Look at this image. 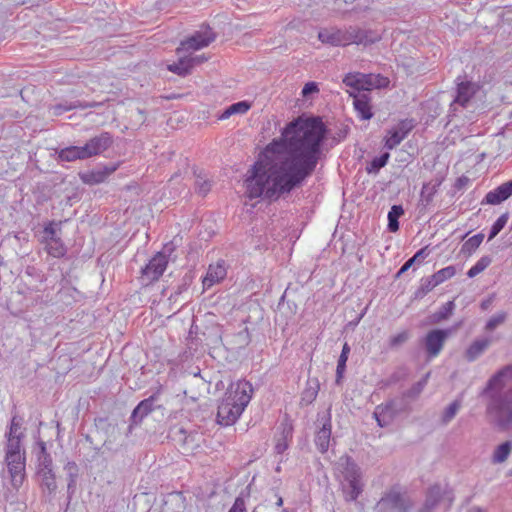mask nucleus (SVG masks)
<instances>
[{
  "label": "nucleus",
  "instance_id": "nucleus-1",
  "mask_svg": "<svg viewBox=\"0 0 512 512\" xmlns=\"http://www.w3.org/2000/svg\"><path fill=\"white\" fill-rule=\"evenodd\" d=\"M325 135V126L318 118L290 122L249 171L247 197L277 200L300 186L318 164Z\"/></svg>",
  "mask_w": 512,
  "mask_h": 512
},
{
  "label": "nucleus",
  "instance_id": "nucleus-2",
  "mask_svg": "<svg viewBox=\"0 0 512 512\" xmlns=\"http://www.w3.org/2000/svg\"><path fill=\"white\" fill-rule=\"evenodd\" d=\"M482 395L486 397V416L491 425L500 431L512 430V365L493 374Z\"/></svg>",
  "mask_w": 512,
  "mask_h": 512
},
{
  "label": "nucleus",
  "instance_id": "nucleus-3",
  "mask_svg": "<svg viewBox=\"0 0 512 512\" xmlns=\"http://www.w3.org/2000/svg\"><path fill=\"white\" fill-rule=\"evenodd\" d=\"M253 391L252 384L244 379L231 383L218 406V423L223 426L234 424L248 406Z\"/></svg>",
  "mask_w": 512,
  "mask_h": 512
},
{
  "label": "nucleus",
  "instance_id": "nucleus-4",
  "mask_svg": "<svg viewBox=\"0 0 512 512\" xmlns=\"http://www.w3.org/2000/svg\"><path fill=\"white\" fill-rule=\"evenodd\" d=\"M336 476L346 501L357 500L363 491L362 473L349 456H342L336 463Z\"/></svg>",
  "mask_w": 512,
  "mask_h": 512
},
{
  "label": "nucleus",
  "instance_id": "nucleus-5",
  "mask_svg": "<svg viewBox=\"0 0 512 512\" xmlns=\"http://www.w3.org/2000/svg\"><path fill=\"white\" fill-rule=\"evenodd\" d=\"M112 136L108 132H103L98 136L90 139L83 146L66 147V161L76 159H86L95 155H99L106 151L112 144Z\"/></svg>",
  "mask_w": 512,
  "mask_h": 512
},
{
  "label": "nucleus",
  "instance_id": "nucleus-6",
  "mask_svg": "<svg viewBox=\"0 0 512 512\" xmlns=\"http://www.w3.org/2000/svg\"><path fill=\"white\" fill-rule=\"evenodd\" d=\"M40 242L47 254L53 258L64 256V241L61 222H50L40 233Z\"/></svg>",
  "mask_w": 512,
  "mask_h": 512
},
{
  "label": "nucleus",
  "instance_id": "nucleus-7",
  "mask_svg": "<svg viewBox=\"0 0 512 512\" xmlns=\"http://www.w3.org/2000/svg\"><path fill=\"white\" fill-rule=\"evenodd\" d=\"M343 83L351 89L348 91L349 93H363L374 88H383L388 86L389 79L381 75L357 72L347 74L343 79Z\"/></svg>",
  "mask_w": 512,
  "mask_h": 512
},
{
  "label": "nucleus",
  "instance_id": "nucleus-8",
  "mask_svg": "<svg viewBox=\"0 0 512 512\" xmlns=\"http://www.w3.org/2000/svg\"><path fill=\"white\" fill-rule=\"evenodd\" d=\"M412 507L410 500L397 488L386 492L376 504L377 512H408Z\"/></svg>",
  "mask_w": 512,
  "mask_h": 512
},
{
  "label": "nucleus",
  "instance_id": "nucleus-9",
  "mask_svg": "<svg viewBox=\"0 0 512 512\" xmlns=\"http://www.w3.org/2000/svg\"><path fill=\"white\" fill-rule=\"evenodd\" d=\"M168 265V255L164 252L156 253L141 270V281L143 285H150L159 280Z\"/></svg>",
  "mask_w": 512,
  "mask_h": 512
},
{
  "label": "nucleus",
  "instance_id": "nucleus-10",
  "mask_svg": "<svg viewBox=\"0 0 512 512\" xmlns=\"http://www.w3.org/2000/svg\"><path fill=\"white\" fill-rule=\"evenodd\" d=\"M450 334L451 329H434L426 334L423 339V346L428 360L439 356Z\"/></svg>",
  "mask_w": 512,
  "mask_h": 512
},
{
  "label": "nucleus",
  "instance_id": "nucleus-11",
  "mask_svg": "<svg viewBox=\"0 0 512 512\" xmlns=\"http://www.w3.org/2000/svg\"><path fill=\"white\" fill-rule=\"evenodd\" d=\"M25 460V453H10L5 455L11 485L16 489L23 484L25 479Z\"/></svg>",
  "mask_w": 512,
  "mask_h": 512
},
{
  "label": "nucleus",
  "instance_id": "nucleus-12",
  "mask_svg": "<svg viewBox=\"0 0 512 512\" xmlns=\"http://www.w3.org/2000/svg\"><path fill=\"white\" fill-rule=\"evenodd\" d=\"M23 437L24 429L22 428V418L15 415L12 417L9 431L6 433L7 443L5 455L10 453H25L21 443Z\"/></svg>",
  "mask_w": 512,
  "mask_h": 512
},
{
  "label": "nucleus",
  "instance_id": "nucleus-13",
  "mask_svg": "<svg viewBox=\"0 0 512 512\" xmlns=\"http://www.w3.org/2000/svg\"><path fill=\"white\" fill-rule=\"evenodd\" d=\"M452 492L447 487L435 485L428 491L425 503L418 512H432L433 509L442 501L446 502L448 508L453 502Z\"/></svg>",
  "mask_w": 512,
  "mask_h": 512
},
{
  "label": "nucleus",
  "instance_id": "nucleus-14",
  "mask_svg": "<svg viewBox=\"0 0 512 512\" xmlns=\"http://www.w3.org/2000/svg\"><path fill=\"white\" fill-rule=\"evenodd\" d=\"M214 39L215 35L209 28L197 31L191 37L181 42L180 47L177 48V54L207 47Z\"/></svg>",
  "mask_w": 512,
  "mask_h": 512
},
{
  "label": "nucleus",
  "instance_id": "nucleus-15",
  "mask_svg": "<svg viewBox=\"0 0 512 512\" xmlns=\"http://www.w3.org/2000/svg\"><path fill=\"white\" fill-rule=\"evenodd\" d=\"M318 38L322 43L333 46H346L350 44L349 29L340 30L336 28H328L319 31Z\"/></svg>",
  "mask_w": 512,
  "mask_h": 512
},
{
  "label": "nucleus",
  "instance_id": "nucleus-16",
  "mask_svg": "<svg viewBox=\"0 0 512 512\" xmlns=\"http://www.w3.org/2000/svg\"><path fill=\"white\" fill-rule=\"evenodd\" d=\"M512 196V180L504 182L495 189L489 191L483 200L482 205H499Z\"/></svg>",
  "mask_w": 512,
  "mask_h": 512
},
{
  "label": "nucleus",
  "instance_id": "nucleus-17",
  "mask_svg": "<svg viewBox=\"0 0 512 512\" xmlns=\"http://www.w3.org/2000/svg\"><path fill=\"white\" fill-rule=\"evenodd\" d=\"M479 86L471 81H461L457 83V94L451 106L459 105L463 108L467 107L470 100L475 96Z\"/></svg>",
  "mask_w": 512,
  "mask_h": 512
},
{
  "label": "nucleus",
  "instance_id": "nucleus-18",
  "mask_svg": "<svg viewBox=\"0 0 512 512\" xmlns=\"http://www.w3.org/2000/svg\"><path fill=\"white\" fill-rule=\"evenodd\" d=\"M350 44L369 45L378 42L381 39V33L377 30L349 28Z\"/></svg>",
  "mask_w": 512,
  "mask_h": 512
},
{
  "label": "nucleus",
  "instance_id": "nucleus-19",
  "mask_svg": "<svg viewBox=\"0 0 512 512\" xmlns=\"http://www.w3.org/2000/svg\"><path fill=\"white\" fill-rule=\"evenodd\" d=\"M412 129V125L408 121H402L396 128L388 131L385 137V147L392 150L398 146L408 135Z\"/></svg>",
  "mask_w": 512,
  "mask_h": 512
},
{
  "label": "nucleus",
  "instance_id": "nucleus-20",
  "mask_svg": "<svg viewBox=\"0 0 512 512\" xmlns=\"http://www.w3.org/2000/svg\"><path fill=\"white\" fill-rule=\"evenodd\" d=\"M350 96L353 97V106L358 116L363 120H369L372 118L373 113L371 110V98L367 92L354 93L350 92Z\"/></svg>",
  "mask_w": 512,
  "mask_h": 512
},
{
  "label": "nucleus",
  "instance_id": "nucleus-21",
  "mask_svg": "<svg viewBox=\"0 0 512 512\" xmlns=\"http://www.w3.org/2000/svg\"><path fill=\"white\" fill-rule=\"evenodd\" d=\"M331 434H332V425H331V418L330 416L326 417L324 420L321 428H319L316 431L315 434V445L319 452L326 453L330 446V440H331Z\"/></svg>",
  "mask_w": 512,
  "mask_h": 512
},
{
  "label": "nucleus",
  "instance_id": "nucleus-22",
  "mask_svg": "<svg viewBox=\"0 0 512 512\" xmlns=\"http://www.w3.org/2000/svg\"><path fill=\"white\" fill-rule=\"evenodd\" d=\"M395 413L396 409L394 408V403L389 402L386 404L378 405L375 408L373 415L380 427H386L393 420Z\"/></svg>",
  "mask_w": 512,
  "mask_h": 512
},
{
  "label": "nucleus",
  "instance_id": "nucleus-23",
  "mask_svg": "<svg viewBox=\"0 0 512 512\" xmlns=\"http://www.w3.org/2000/svg\"><path fill=\"white\" fill-rule=\"evenodd\" d=\"M226 276V269L222 263L210 265L206 276L203 279L204 288H210Z\"/></svg>",
  "mask_w": 512,
  "mask_h": 512
},
{
  "label": "nucleus",
  "instance_id": "nucleus-24",
  "mask_svg": "<svg viewBox=\"0 0 512 512\" xmlns=\"http://www.w3.org/2000/svg\"><path fill=\"white\" fill-rule=\"evenodd\" d=\"M443 178L442 177H436L432 180H430L427 183H424L421 188L420 198L421 202L427 206L429 205L435 194L437 193L440 185L442 184Z\"/></svg>",
  "mask_w": 512,
  "mask_h": 512
},
{
  "label": "nucleus",
  "instance_id": "nucleus-25",
  "mask_svg": "<svg viewBox=\"0 0 512 512\" xmlns=\"http://www.w3.org/2000/svg\"><path fill=\"white\" fill-rule=\"evenodd\" d=\"M154 399L152 397L141 401L133 410L131 420L134 424L140 423L149 413L153 411Z\"/></svg>",
  "mask_w": 512,
  "mask_h": 512
},
{
  "label": "nucleus",
  "instance_id": "nucleus-26",
  "mask_svg": "<svg viewBox=\"0 0 512 512\" xmlns=\"http://www.w3.org/2000/svg\"><path fill=\"white\" fill-rule=\"evenodd\" d=\"M52 472V461L50 456L46 452V447L44 442L39 443V452H38V475L46 476L47 474H51Z\"/></svg>",
  "mask_w": 512,
  "mask_h": 512
},
{
  "label": "nucleus",
  "instance_id": "nucleus-27",
  "mask_svg": "<svg viewBox=\"0 0 512 512\" xmlns=\"http://www.w3.org/2000/svg\"><path fill=\"white\" fill-rule=\"evenodd\" d=\"M490 344V340L487 338L475 340L466 350L465 358L469 362L475 361L483 352L487 349Z\"/></svg>",
  "mask_w": 512,
  "mask_h": 512
},
{
  "label": "nucleus",
  "instance_id": "nucleus-28",
  "mask_svg": "<svg viewBox=\"0 0 512 512\" xmlns=\"http://www.w3.org/2000/svg\"><path fill=\"white\" fill-rule=\"evenodd\" d=\"M181 53L177 54L179 56L177 62L168 65V70L179 76H185L192 70L191 60H189L188 55L182 56Z\"/></svg>",
  "mask_w": 512,
  "mask_h": 512
},
{
  "label": "nucleus",
  "instance_id": "nucleus-29",
  "mask_svg": "<svg viewBox=\"0 0 512 512\" xmlns=\"http://www.w3.org/2000/svg\"><path fill=\"white\" fill-rule=\"evenodd\" d=\"M116 169H117L116 166L105 167L103 169L93 171L89 175H84L82 177V179L88 183H101V182L105 181V179L109 175H111L113 172H115Z\"/></svg>",
  "mask_w": 512,
  "mask_h": 512
},
{
  "label": "nucleus",
  "instance_id": "nucleus-30",
  "mask_svg": "<svg viewBox=\"0 0 512 512\" xmlns=\"http://www.w3.org/2000/svg\"><path fill=\"white\" fill-rule=\"evenodd\" d=\"M512 450V442L506 441L500 444L493 452L492 462L495 464L503 463L507 460Z\"/></svg>",
  "mask_w": 512,
  "mask_h": 512
},
{
  "label": "nucleus",
  "instance_id": "nucleus-31",
  "mask_svg": "<svg viewBox=\"0 0 512 512\" xmlns=\"http://www.w3.org/2000/svg\"><path fill=\"white\" fill-rule=\"evenodd\" d=\"M292 437V428L284 427L280 436L276 439L275 452L283 454L289 447V441Z\"/></svg>",
  "mask_w": 512,
  "mask_h": 512
},
{
  "label": "nucleus",
  "instance_id": "nucleus-32",
  "mask_svg": "<svg viewBox=\"0 0 512 512\" xmlns=\"http://www.w3.org/2000/svg\"><path fill=\"white\" fill-rule=\"evenodd\" d=\"M404 213L401 205H393L388 212V229L391 232H396L399 229L398 219Z\"/></svg>",
  "mask_w": 512,
  "mask_h": 512
},
{
  "label": "nucleus",
  "instance_id": "nucleus-33",
  "mask_svg": "<svg viewBox=\"0 0 512 512\" xmlns=\"http://www.w3.org/2000/svg\"><path fill=\"white\" fill-rule=\"evenodd\" d=\"M250 109V104L246 101H240L230 105L219 117L221 120L228 119L233 114H244Z\"/></svg>",
  "mask_w": 512,
  "mask_h": 512
},
{
  "label": "nucleus",
  "instance_id": "nucleus-34",
  "mask_svg": "<svg viewBox=\"0 0 512 512\" xmlns=\"http://www.w3.org/2000/svg\"><path fill=\"white\" fill-rule=\"evenodd\" d=\"M455 304L453 301L446 302L438 311L432 315L433 323H440L443 320L448 319L454 311Z\"/></svg>",
  "mask_w": 512,
  "mask_h": 512
},
{
  "label": "nucleus",
  "instance_id": "nucleus-35",
  "mask_svg": "<svg viewBox=\"0 0 512 512\" xmlns=\"http://www.w3.org/2000/svg\"><path fill=\"white\" fill-rule=\"evenodd\" d=\"M492 262L490 256L481 257L467 272L469 278H473L483 272Z\"/></svg>",
  "mask_w": 512,
  "mask_h": 512
},
{
  "label": "nucleus",
  "instance_id": "nucleus-36",
  "mask_svg": "<svg viewBox=\"0 0 512 512\" xmlns=\"http://www.w3.org/2000/svg\"><path fill=\"white\" fill-rule=\"evenodd\" d=\"M350 353V346L348 343H345L342 347L341 354L338 359L337 368H336V374H337V381H339L340 378H342L343 373L346 369V363L348 360V356Z\"/></svg>",
  "mask_w": 512,
  "mask_h": 512
},
{
  "label": "nucleus",
  "instance_id": "nucleus-37",
  "mask_svg": "<svg viewBox=\"0 0 512 512\" xmlns=\"http://www.w3.org/2000/svg\"><path fill=\"white\" fill-rule=\"evenodd\" d=\"M318 388H319L318 381L310 380L308 382V386L302 393V401H304L308 404L312 403L317 397Z\"/></svg>",
  "mask_w": 512,
  "mask_h": 512
},
{
  "label": "nucleus",
  "instance_id": "nucleus-38",
  "mask_svg": "<svg viewBox=\"0 0 512 512\" xmlns=\"http://www.w3.org/2000/svg\"><path fill=\"white\" fill-rule=\"evenodd\" d=\"M389 158L390 154L388 152L383 153L379 157H375L367 166V172L377 173L382 167H384L388 163Z\"/></svg>",
  "mask_w": 512,
  "mask_h": 512
},
{
  "label": "nucleus",
  "instance_id": "nucleus-39",
  "mask_svg": "<svg viewBox=\"0 0 512 512\" xmlns=\"http://www.w3.org/2000/svg\"><path fill=\"white\" fill-rule=\"evenodd\" d=\"M483 239L484 235L482 233L473 235L464 242L462 250L467 253L474 252L481 245Z\"/></svg>",
  "mask_w": 512,
  "mask_h": 512
},
{
  "label": "nucleus",
  "instance_id": "nucleus-40",
  "mask_svg": "<svg viewBox=\"0 0 512 512\" xmlns=\"http://www.w3.org/2000/svg\"><path fill=\"white\" fill-rule=\"evenodd\" d=\"M455 274H456L455 267L447 266L445 268L440 269L439 271L434 273L432 276H433L434 282L441 284V283L445 282L446 280L452 278Z\"/></svg>",
  "mask_w": 512,
  "mask_h": 512
},
{
  "label": "nucleus",
  "instance_id": "nucleus-41",
  "mask_svg": "<svg viewBox=\"0 0 512 512\" xmlns=\"http://www.w3.org/2000/svg\"><path fill=\"white\" fill-rule=\"evenodd\" d=\"M461 407L460 400H454L443 412L442 414V422L443 424H448L457 414Z\"/></svg>",
  "mask_w": 512,
  "mask_h": 512
},
{
  "label": "nucleus",
  "instance_id": "nucleus-42",
  "mask_svg": "<svg viewBox=\"0 0 512 512\" xmlns=\"http://www.w3.org/2000/svg\"><path fill=\"white\" fill-rule=\"evenodd\" d=\"M508 219H509V214L504 213L494 222V224L491 227L489 236H488V241L492 240L493 238H495L498 235V233L505 227Z\"/></svg>",
  "mask_w": 512,
  "mask_h": 512
},
{
  "label": "nucleus",
  "instance_id": "nucleus-43",
  "mask_svg": "<svg viewBox=\"0 0 512 512\" xmlns=\"http://www.w3.org/2000/svg\"><path fill=\"white\" fill-rule=\"evenodd\" d=\"M409 338H410L409 331H407V330L401 331V332L390 337L389 346L391 348H398L401 345H403L405 342H407Z\"/></svg>",
  "mask_w": 512,
  "mask_h": 512
},
{
  "label": "nucleus",
  "instance_id": "nucleus-44",
  "mask_svg": "<svg viewBox=\"0 0 512 512\" xmlns=\"http://www.w3.org/2000/svg\"><path fill=\"white\" fill-rule=\"evenodd\" d=\"M430 377V373L428 372L420 381L415 383L406 393L408 397L414 398L417 397L427 385L428 379Z\"/></svg>",
  "mask_w": 512,
  "mask_h": 512
},
{
  "label": "nucleus",
  "instance_id": "nucleus-45",
  "mask_svg": "<svg viewBox=\"0 0 512 512\" xmlns=\"http://www.w3.org/2000/svg\"><path fill=\"white\" fill-rule=\"evenodd\" d=\"M506 319V313L505 312H499L495 315H493L486 324L487 330H494L497 328L500 324H502Z\"/></svg>",
  "mask_w": 512,
  "mask_h": 512
},
{
  "label": "nucleus",
  "instance_id": "nucleus-46",
  "mask_svg": "<svg viewBox=\"0 0 512 512\" xmlns=\"http://www.w3.org/2000/svg\"><path fill=\"white\" fill-rule=\"evenodd\" d=\"M237 343L239 344L240 347H245L249 344L250 342V336H249V331H248V328L245 327L243 328L237 335Z\"/></svg>",
  "mask_w": 512,
  "mask_h": 512
},
{
  "label": "nucleus",
  "instance_id": "nucleus-47",
  "mask_svg": "<svg viewBox=\"0 0 512 512\" xmlns=\"http://www.w3.org/2000/svg\"><path fill=\"white\" fill-rule=\"evenodd\" d=\"M211 188L209 181L198 177L196 180V189L201 195H206Z\"/></svg>",
  "mask_w": 512,
  "mask_h": 512
},
{
  "label": "nucleus",
  "instance_id": "nucleus-48",
  "mask_svg": "<svg viewBox=\"0 0 512 512\" xmlns=\"http://www.w3.org/2000/svg\"><path fill=\"white\" fill-rule=\"evenodd\" d=\"M438 285H439L438 283L433 281V276H431V277L423 280L421 289L424 293H428Z\"/></svg>",
  "mask_w": 512,
  "mask_h": 512
},
{
  "label": "nucleus",
  "instance_id": "nucleus-49",
  "mask_svg": "<svg viewBox=\"0 0 512 512\" xmlns=\"http://www.w3.org/2000/svg\"><path fill=\"white\" fill-rule=\"evenodd\" d=\"M43 484L47 487L49 491H54L56 488L55 480L53 474H47L46 476H41Z\"/></svg>",
  "mask_w": 512,
  "mask_h": 512
},
{
  "label": "nucleus",
  "instance_id": "nucleus-50",
  "mask_svg": "<svg viewBox=\"0 0 512 512\" xmlns=\"http://www.w3.org/2000/svg\"><path fill=\"white\" fill-rule=\"evenodd\" d=\"M315 92H318V86L315 82L306 83L302 89L303 96H308Z\"/></svg>",
  "mask_w": 512,
  "mask_h": 512
},
{
  "label": "nucleus",
  "instance_id": "nucleus-51",
  "mask_svg": "<svg viewBox=\"0 0 512 512\" xmlns=\"http://www.w3.org/2000/svg\"><path fill=\"white\" fill-rule=\"evenodd\" d=\"M245 510V501L242 498H237L229 512H245Z\"/></svg>",
  "mask_w": 512,
  "mask_h": 512
},
{
  "label": "nucleus",
  "instance_id": "nucleus-52",
  "mask_svg": "<svg viewBox=\"0 0 512 512\" xmlns=\"http://www.w3.org/2000/svg\"><path fill=\"white\" fill-rule=\"evenodd\" d=\"M65 293H66V299L68 298V296H70L73 298L74 301H77L81 297L80 292H78L75 288L68 287L67 285H66ZM66 304H68L67 301H66Z\"/></svg>",
  "mask_w": 512,
  "mask_h": 512
},
{
  "label": "nucleus",
  "instance_id": "nucleus-53",
  "mask_svg": "<svg viewBox=\"0 0 512 512\" xmlns=\"http://www.w3.org/2000/svg\"><path fill=\"white\" fill-rule=\"evenodd\" d=\"M188 57H189V60H191L192 68L207 60V58L204 55L193 56L192 54H189Z\"/></svg>",
  "mask_w": 512,
  "mask_h": 512
},
{
  "label": "nucleus",
  "instance_id": "nucleus-54",
  "mask_svg": "<svg viewBox=\"0 0 512 512\" xmlns=\"http://www.w3.org/2000/svg\"><path fill=\"white\" fill-rule=\"evenodd\" d=\"M428 255V252L426 251V248H422L418 250L415 255L411 258L415 261H420L421 259H424Z\"/></svg>",
  "mask_w": 512,
  "mask_h": 512
},
{
  "label": "nucleus",
  "instance_id": "nucleus-55",
  "mask_svg": "<svg viewBox=\"0 0 512 512\" xmlns=\"http://www.w3.org/2000/svg\"><path fill=\"white\" fill-rule=\"evenodd\" d=\"M414 263V259H409L408 261H406L404 263V265L400 268V270L398 271V276L405 273Z\"/></svg>",
  "mask_w": 512,
  "mask_h": 512
},
{
  "label": "nucleus",
  "instance_id": "nucleus-56",
  "mask_svg": "<svg viewBox=\"0 0 512 512\" xmlns=\"http://www.w3.org/2000/svg\"><path fill=\"white\" fill-rule=\"evenodd\" d=\"M467 512H485V511L479 507H472Z\"/></svg>",
  "mask_w": 512,
  "mask_h": 512
},
{
  "label": "nucleus",
  "instance_id": "nucleus-57",
  "mask_svg": "<svg viewBox=\"0 0 512 512\" xmlns=\"http://www.w3.org/2000/svg\"><path fill=\"white\" fill-rule=\"evenodd\" d=\"M283 504V500L281 497L278 498L277 506H281Z\"/></svg>",
  "mask_w": 512,
  "mask_h": 512
},
{
  "label": "nucleus",
  "instance_id": "nucleus-58",
  "mask_svg": "<svg viewBox=\"0 0 512 512\" xmlns=\"http://www.w3.org/2000/svg\"><path fill=\"white\" fill-rule=\"evenodd\" d=\"M64 156V149L59 151V157L62 158Z\"/></svg>",
  "mask_w": 512,
  "mask_h": 512
},
{
  "label": "nucleus",
  "instance_id": "nucleus-59",
  "mask_svg": "<svg viewBox=\"0 0 512 512\" xmlns=\"http://www.w3.org/2000/svg\"><path fill=\"white\" fill-rule=\"evenodd\" d=\"M487 307V303L483 302L482 303V308L485 309Z\"/></svg>",
  "mask_w": 512,
  "mask_h": 512
},
{
  "label": "nucleus",
  "instance_id": "nucleus-60",
  "mask_svg": "<svg viewBox=\"0 0 512 512\" xmlns=\"http://www.w3.org/2000/svg\"><path fill=\"white\" fill-rule=\"evenodd\" d=\"M184 443H185L186 445L188 444V439H187V438H185Z\"/></svg>",
  "mask_w": 512,
  "mask_h": 512
},
{
  "label": "nucleus",
  "instance_id": "nucleus-61",
  "mask_svg": "<svg viewBox=\"0 0 512 512\" xmlns=\"http://www.w3.org/2000/svg\"><path fill=\"white\" fill-rule=\"evenodd\" d=\"M96 105H97L96 103H93V104H90V107H94Z\"/></svg>",
  "mask_w": 512,
  "mask_h": 512
}]
</instances>
